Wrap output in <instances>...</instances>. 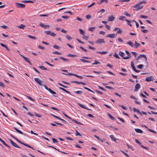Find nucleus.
I'll list each match as a JSON object with an SVG mask.
<instances>
[{
    "mask_svg": "<svg viewBox=\"0 0 157 157\" xmlns=\"http://www.w3.org/2000/svg\"><path fill=\"white\" fill-rule=\"evenodd\" d=\"M116 58H119V57L118 56V55L116 53H115L113 55Z\"/></svg>",
    "mask_w": 157,
    "mask_h": 157,
    "instance_id": "61",
    "label": "nucleus"
},
{
    "mask_svg": "<svg viewBox=\"0 0 157 157\" xmlns=\"http://www.w3.org/2000/svg\"><path fill=\"white\" fill-rule=\"evenodd\" d=\"M125 21H127V22L128 25H129L130 26H132V25L130 23L131 22V21H130L129 20H128L127 19H126Z\"/></svg>",
    "mask_w": 157,
    "mask_h": 157,
    "instance_id": "38",
    "label": "nucleus"
},
{
    "mask_svg": "<svg viewBox=\"0 0 157 157\" xmlns=\"http://www.w3.org/2000/svg\"><path fill=\"white\" fill-rule=\"evenodd\" d=\"M15 139L18 142H19V143L23 144H24L22 142H21V141H20V140H18L17 139V138H15Z\"/></svg>",
    "mask_w": 157,
    "mask_h": 157,
    "instance_id": "59",
    "label": "nucleus"
},
{
    "mask_svg": "<svg viewBox=\"0 0 157 157\" xmlns=\"http://www.w3.org/2000/svg\"><path fill=\"white\" fill-rule=\"evenodd\" d=\"M82 38L85 40H87L89 38V36H85L84 35H83Z\"/></svg>",
    "mask_w": 157,
    "mask_h": 157,
    "instance_id": "37",
    "label": "nucleus"
},
{
    "mask_svg": "<svg viewBox=\"0 0 157 157\" xmlns=\"http://www.w3.org/2000/svg\"><path fill=\"white\" fill-rule=\"evenodd\" d=\"M17 27L20 29H23L25 27V26L22 24H21L20 26H18Z\"/></svg>",
    "mask_w": 157,
    "mask_h": 157,
    "instance_id": "30",
    "label": "nucleus"
},
{
    "mask_svg": "<svg viewBox=\"0 0 157 157\" xmlns=\"http://www.w3.org/2000/svg\"><path fill=\"white\" fill-rule=\"evenodd\" d=\"M15 4L17 5V7L22 8H24L25 7V5L23 4L16 3Z\"/></svg>",
    "mask_w": 157,
    "mask_h": 157,
    "instance_id": "5",
    "label": "nucleus"
},
{
    "mask_svg": "<svg viewBox=\"0 0 157 157\" xmlns=\"http://www.w3.org/2000/svg\"><path fill=\"white\" fill-rule=\"evenodd\" d=\"M34 114H35V115L37 117H41V115H40L39 114H38L37 113H34Z\"/></svg>",
    "mask_w": 157,
    "mask_h": 157,
    "instance_id": "49",
    "label": "nucleus"
},
{
    "mask_svg": "<svg viewBox=\"0 0 157 157\" xmlns=\"http://www.w3.org/2000/svg\"><path fill=\"white\" fill-rule=\"evenodd\" d=\"M108 2V0H100V1L98 2V3L100 4H101L103 2H105L107 3Z\"/></svg>",
    "mask_w": 157,
    "mask_h": 157,
    "instance_id": "26",
    "label": "nucleus"
},
{
    "mask_svg": "<svg viewBox=\"0 0 157 157\" xmlns=\"http://www.w3.org/2000/svg\"><path fill=\"white\" fill-rule=\"evenodd\" d=\"M141 31L144 33H146L148 30L147 29H141Z\"/></svg>",
    "mask_w": 157,
    "mask_h": 157,
    "instance_id": "46",
    "label": "nucleus"
},
{
    "mask_svg": "<svg viewBox=\"0 0 157 157\" xmlns=\"http://www.w3.org/2000/svg\"><path fill=\"white\" fill-rule=\"evenodd\" d=\"M59 89L61 90H62L65 92L67 93H68V94H71V93L70 91H67L65 89H64L63 88H62V87H59Z\"/></svg>",
    "mask_w": 157,
    "mask_h": 157,
    "instance_id": "22",
    "label": "nucleus"
},
{
    "mask_svg": "<svg viewBox=\"0 0 157 157\" xmlns=\"http://www.w3.org/2000/svg\"><path fill=\"white\" fill-rule=\"evenodd\" d=\"M71 120L72 121L75 122V123L78 124H79V125H83V124H82L80 122H79V121H78L74 119H71Z\"/></svg>",
    "mask_w": 157,
    "mask_h": 157,
    "instance_id": "23",
    "label": "nucleus"
},
{
    "mask_svg": "<svg viewBox=\"0 0 157 157\" xmlns=\"http://www.w3.org/2000/svg\"><path fill=\"white\" fill-rule=\"evenodd\" d=\"M118 31L117 32L116 35L118 34H121L122 33V31L120 28H118Z\"/></svg>",
    "mask_w": 157,
    "mask_h": 157,
    "instance_id": "31",
    "label": "nucleus"
},
{
    "mask_svg": "<svg viewBox=\"0 0 157 157\" xmlns=\"http://www.w3.org/2000/svg\"><path fill=\"white\" fill-rule=\"evenodd\" d=\"M143 67V65L142 64H140L137 66V67L140 69H141Z\"/></svg>",
    "mask_w": 157,
    "mask_h": 157,
    "instance_id": "62",
    "label": "nucleus"
},
{
    "mask_svg": "<svg viewBox=\"0 0 157 157\" xmlns=\"http://www.w3.org/2000/svg\"><path fill=\"white\" fill-rule=\"evenodd\" d=\"M2 143L4 145H5V146H6L9 147V148H10V147L2 139V140H1V141Z\"/></svg>",
    "mask_w": 157,
    "mask_h": 157,
    "instance_id": "24",
    "label": "nucleus"
},
{
    "mask_svg": "<svg viewBox=\"0 0 157 157\" xmlns=\"http://www.w3.org/2000/svg\"><path fill=\"white\" fill-rule=\"evenodd\" d=\"M95 42L97 44H101V43H105V41L104 39H98Z\"/></svg>",
    "mask_w": 157,
    "mask_h": 157,
    "instance_id": "4",
    "label": "nucleus"
},
{
    "mask_svg": "<svg viewBox=\"0 0 157 157\" xmlns=\"http://www.w3.org/2000/svg\"><path fill=\"white\" fill-rule=\"evenodd\" d=\"M75 135L76 136H81V134L77 131H76Z\"/></svg>",
    "mask_w": 157,
    "mask_h": 157,
    "instance_id": "51",
    "label": "nucleus"
},
{
    "mask_svg": "<svg viewBox=\"0 0 157 157\" xmlns=\"http://www.w3.org/2000/svg\"><path fill=\"white\" fill-rule=\"evenodd\" d=\"M68 73V75H74V76H76L77 77H78V78H80L81 79H82L83 78V77L82 76H79V75H76V74H72V73Z\"/></svg>",
    "mask_w": 157,
    "mask_h": 157,
    "instance_id": "12",
    "label": "nucleus"
},
{
    "mask_svg": "<svg viewBox=\"0 0 157 157\" xmlns=\"http://www.w3.org/2000/svg\"><path fill=\"white\" fill-rule=\"evenodd\" d=\"M12 145L15 147L20 148V147L18 146V145L16 143H15L14 142L12 144Z\"/></svg>",
    "mask_w": 157,
    "mask_h": 157,
    "instance_id": "32",
    "label": "nucleus"
},
{
    "mask_svg": "<svg viewBox=\"0 0 157 157\" xmlns=\"http://www.w3.org/2000/svg\"><path fill=\"white\" fill-rule=\"evenodd\" d=\"M13 128H14V129L18 133H19L20 134H24V133L21 131L20 130H18L17 128H16L15 127H13ZM24 135L25 136V134H24Z\"/></svg>",
    "mask_w": 157,
    "mask_h": 157,
    "instance_id": "17",
    "label": "nucleus"
},
{
    "mask_svg": "<svg viewBox=\"0 0 157 157\" xmlns=\"http://www.w3.org/2000/svg\"><path fill=\"white\" fill-rule=\"evenodd\" d=\"M79 48L81 49H82V50H83L85 52H87V50L84 48L82 47V46H80L79 47Z\"/></svg>",
    "mask_w": 157,
    "mask_h": 157,
    "instance_id": "48",
    "label": "nucleus"
},
{
    "mask_svg": "<svg viewBox=\"0 0 157 157\" xmlns=\"http://www.w3.org/2000/svg\"><path fill=\"white\" fill-rule=\"evenodd\" d=\"M72 83H76L78 84H81V82H78V81H72L71 82Z\"/></svg>",
    "mask_w": 157,
    "mask_h": 157,
    "instance_id": "44",
    "label": "nucleus"
},
{
    "mask_svg": "<svg viewBox=\"0 0 157 157\" xmlns=\"http://www.w3.org/2000/svg\"><path fill=\"white\" fill-rule=\"evenodd\" d=\"M116 36V34L115 35L114 34H110L107 35L106 36V37L113 38H115Z\"/></svg>",
    "mask_w": 157,
    "mask_h": 157,
    "instance_id": "9",
    "label": "nucleus"
},
{
    "mask_svg": "<svg viewBox=\"0 0 157 157\" xmlns=\"http://www.w3.org/2000/svg\"><path fill=\"white\" fill-rule=\"evenodd\" d=\"M23 145H24V146L28 147L29 148H31L32 149H33L34 150L33 148L31 147L28 144H25L24 143L23 144Z\"/></svg>",
    "mask_w": 157,
    "mask_h": 157,
    "instance_id": "39",
    "label": "nucleus"
},
{
    "mask_svg": "<svg viewBox=\"0 0 157 157\" xmlns=\"http://www.w3.org/2000/svg\"><path fill=\"white\" fill-rule=\"evenodd\" d=\"M154 80V78L153 76H150L147 77L146 79V81L147 82H149L151 81H153Z\"/></svg>",
    "mask_w": 157,
    "mask_h": 157,
    "instance_id": "10",
    "label": "nucleus"
},
{
    "mask_svg": "<svg viewBox=\"0 0 157 157\" xmlns=\"http://www.w3.org/2000/svg\"><path fill=\"white\" fill-rule=\"evenodd\" d=\"M115 19V17L113 15H111L108 17V21H113Z\"/></svg>",
    "mask_w": 157,
    "mask_h": 157,
    "instance_id": "11",
    "label": "nucleus"
},
{
    "mask_svg": "<svg viewBox=\"0 0 157 157\" xmlns=\"http://www.w3.org/2000/svg\"><path fill=\"white\" fill-rule=\"evenodd\" d=\"M86 17L87 19L88 20H89L91 18L92 16H90V14H88L86 16Z\"/></svg>",
    "mask_w": 157,
    "mask_h": 157,
    "instance_id": "40",
    "label": "nucleus"
},
{
    "mask_svg": "<svg viewBox=\"0 0 157 157\" xmlns=\"http://www.w3.org/2000/svg\"><path fill=\"white\" fill-rule=\"evenodd\" d=\"M140 17L141 18H144V19H146L147 18V16H146L143 15H141Z\"/></svg>",
    "mask_w": 157,
    "mask_h": 157,
    "instance_id": "60",
    "label": "nucleus"
},
{
    "mask_svg": "<svg viewBox=\"0 0 157 157\" xmlns=\"http://www.w3.org/2000/svg\"><path fill=\"white\" fill-rule=\"evenodd\" d=\"M53 54H57V55H61V53L59 52H57V51L53 52Z\"/></svg>",
    "mask_w": 157,
    "mask_h": 157,
    "instance_id": "52",
    "label": "nucleus"
},
{
    "mask_svg": "<svg viewBox=\"0 0 157 157\" xmlns=\"http://www.w3.org/2000/svg\"><path fill=\"white\" fill-rule=\"evenodd\" d=\"M59 58L60 59L63 60L64 61H68V59H65V58H64L63 57H60Z\"/></svg>",
    "mask_w": 157,
    "mask_h": 157,
    "instance_id": "33",
    "label": "nucleus"
},
{
    "mask_svg": "<svg viewBox=\"0 0 157 157\" xmlns=\"http://www.w3.org/2000/svg\"><path fill=\"white\" fill-rule=\"evenodd\" d=\"M140 57H143V58H145V59H147V57H146V56L144 55H140V56H139L136 59L137 60H138L140 58Z\"/></svg>",
    "mask_w": 157,
    "mask_h": 157,
    "instance_id": "20",
    "label": "nucleus"
},
{
    "mask_svg": "<svg viewBox=\"0 0 157 157\" xmlns=\"http://www.w3.org/2000/svg\"><path fill=\"white\" fill-rule=\"evenodd\" d=\"M26 62H28V63H29L30 64V61H29V60L26 57L25 58V59H24Z\"/></svg>",
    "mask_w": 157,
    "mask_h": 157,
    "instance_id": "64",
    "label": "nucleus"
},
{
    "mask_svg": "<svg viewBox=\"0 0 157 157\" xmlns=\"http://www.w3.org/2000/svg\"><path fill=\"white\" fill-rule=\"evenodd\" d=\"M135 131L138 133H143V131L141 129L138 128H135Z\"/></svg>",
    "mask_w": 157,
    "mask_h": 157,
    "instance_id": "21",
    "label": "nucleus"
},
{
    "mask_svg": "<svg viewBox=\"0 0 157 157\" xmlns=\"http://www.w3.org/2000/svg\"><path fill=\"white\" fill-rule=\"evenodd\" d=\"M141 126L142 127H144L145 128H146L148 131H150V132H153L155 134H157V132H156L155 131L153 130H152V129H151L148 128L147 127L146 125H142Z\"/></svg>",
    "mask_w": 157,
    "mask_h": 157,
    "instance_id": "6",
    "label": "nucleus"
},
{
    "mask_svg": "<svg viewBox=\"0 0 157 157\" xmlns=\"http://www.w3.org/2000/svg\"><path fill=\"white\" fill-rule=\"evenodd\" d=\"M53 47L54 48H55L57 49H59L60 48V47H59V46H58L56 44L54 45L53 46Z\"/></svg>",
    "mask_w": 157,
    "mask_h": 157,
    "instance_id": "34",
    "label": "nucleus"
},
{
    "mask_svg": "<svg viewBox=\"0 0 157 157\" xmlns=\"http://www.w3.org/2000/svg\"><path fill=\"white\" fill-rule=\"evenodd\" d=\"M0 44L1 46H2L3 47H5L7 51H10V49L8 48V47L6 45L2 43H1Z\"/></svg>",
    "mask_w": 157,
    "mask_h": 157,
    "instance_id": "13",
    "label": "nucleus"
},
{
    "mask_svg": "<svg viewBox=\"0 0 157 157\" xmlns=\"http://www.w3.org/2000/svg\"><path fill=\"white\" fill-rule=\"evenodd\" d=\"M38 48H39L40 49H42V50H44V49H45L44 47H43V46H40V45H39V46H38Z\"/></svg>",
    "mask_w": 157,
    "mask_h": 157,
    "instance_id": "63",
    "label": "nucleus"
},
{
    "mask_svg": "<svg viewBox=\"0 0 157 157\" xmlns=\"http://www.w3.org/2000/svg\"><path fill=\"white\" fill-rule=\"evenodd\" d=\"M39 25L42 27H43V28H49V25H44V24L42 23H40V24H39Z\"/></svg>",
    "mask_w": 157,
    "mask_h": 157,
    "instance_id": "18",
    "label": "nucleus"
},
{
    "mask_svg": "<svg viewBox=\"0 0 157 157\" xmlns=\"http://www.w3.org/2000/svg\"><path fill=\"white\" fill-rule=\"evenodd\" d=\"M96 52L101 54H105L107 53V52L106 51Z\"/></svg>",
    "mask_w": 157,
    "mask_h": 157,
    "instance_id": "27",
    "label": "nucleus"
},
{
    "mask_svg": "<svg viewBox=\"0 0 157 157\" xmlns=\"http://www.w3.org/2000/svg\"><path fill=\"white\" fill-rule=\"evenodd\" d=\"M35 81L40 86H42V82L38 78H34Z\"/></svg>",
    "mask_w": 157,
    "mask_h": 157,
    "instance_id": "3",
    "label": "nucleus"
},
{
    "mask_svg": "<svg viewBox=\"0 0 157 157\" xmlns=\"http://www.w3.org/2000/svg\"><path fill=\"white\" fill-rule=\"evenodd\" d=\"M78 104L80 107H81L83 109H87L89 110H90V109H88L84 105H83L80 104L79 103H78Z\"/></svg>",
    "mask_w": 157,
    "mask_h": 157,
    "instance_id": "14",
    "label": "nucleus"
},
{
    "mask_svg": "<svg viewBox=\"0 0 157 157\" xmlns=\"http://www.w3.org/2000/svg\"><path fill=\"white\" fill-rule=\"evenodd\" d=\"M125 52L128 55V56H126V57L124 58V59H126L130 58L131 56V54L129 53V52L127 50L125 51Z\"/></svg>",
    "mask_w": 157,
    "mask_h": 157,
    "instance_id": "8",
    "label": "nucleus"
},
{
    "mask_svg": "<svg viewBox=\"0 0 157 157\" xmlns=\"http://www.w3.org/2000/svg\"><path fill=\"white\" fill-rule=\"evenodd\" d=\"M146 3L145 0H143L142 1L139 2L138 3L133 6V7L135 8V10L138 11L142 9L143 7V6H140V5L143 4H145Z\"/></svg>",
    "mask_w": 157,
    "mask_h": 157,
    "instance_id": "1",
    "label": "nucleus"
},
{
    "mask_svg": "<svg viewBox=\"0 0 157 157\" xmlns=\"http://www.w3.org/2000/svg\"><path fill=\"white\" fill-rule=\"evenodd\" d=\"M126 18V17L123 16H121L119 19L120 20H123L124 19Z\"/></svg>",
    "mask_w": 157,
    "mask_h": 157,
    "instance_id": "35",
    "label": "nucleus"
},
{
    "mask_svg": "<svg viewBox=\"0 0 157 157\" xmlns=\"http://www.w3.org/2000/svg\"><path fill=\"white\" fill-rule=\"evenodd\" d=\"M1 28H3L5 29H6L8 28V26L5 25H1L0 26Z\"/></svg>",
    "mask_w": 157,
    "mask_h": 157,
    "instance_id": "58",
    "label": "nucleus"
},
{
    "mask_svg": "<svg viewBox=\"0 0 157 157\" xmlns=\"http://www.w3.org/2000/svg\"><path fill=\"white\" fill-rule=\"evenodd\" d=\"M124 15L128 16V17H130L131 15L129 14L128 13L126 12H124Z\"/></svg>",
    "mask_w": 157,
    "mask_h": 157,
    "instance_id": "47",
    "label": "nucleus"
},
{
    "mask_svg": "<svg viewBox=\"0 0 157 157\" xmlns=\"http://www.w3.org/2000/svg\"><path fill=\"white\" fill-rule=\"evenodd\" d=\"M131 66L132 69H136V67L134 65V62L133 61H132L131 62Z\"/></svg>",
    "mask_w": 157,
    "mask_h": 157,
    "instance_id": "36",
    "label": "nucleus"
},
{
    "mask_svg": "<svg viewBox=\"0 0 157 157\" xmlns=\"http://www.w3.org/2000/svg\"><path fill=\"white\" fill-rule=\"evenodd\" d=\"M27 36L29 38L33 39V40H36L37 39V38L30 35H28Z\"/></svg>",
    "mask_w": 157,
    "mask_h": 157,
    "instance_id": "25",
    "label": "nucleus"
},
{
    "mask_svg": "<svg viewBox=\"0 0 157 157\" xmlns=\"http://www.w3.org/2000/svg\"><path fill=\"white\" fill-rule=\"evenodd\" d=\"M45 33L48 35H50V36L53 37L55 36H56L55 33L50 31H46L45 32Z\"/></svg>",
    "mask_w": 157,
    "mask_h": 157,
    "instance_id": "2",
    "label": "nucleus"
},
{
    "mask_svg": "<svg viewBox=\"0 0 157 157\" xmlns=\"http://www.w3.org/2000/svg\"><path fill=\"white\" fill-rule=\"evenodd\" d=\"M119 55L121 56L122 58H123L124 59V58H125V57H126V56H125V54L123 52H121V51H120L119 52Z\"/></svg>",
    "mask_w": 157,
    "mask_h": 157,
    "instance_id": "15",
    "label": "nucleus"
},
{
    "mask_svg": "<svg viewBox=\"0 0 157 157\" xmlns=\"http://www.w3.org/2000/svg\"><path fill=\"white\" fill-rule=\"evenodd\" d=\"M134 45V46L133 47L136 48H137L140 45V44L138 43L136 41H135Z\"/></svg>",
    "mask_w": 157,
    "mask_h": 157,
    "instance_id": "16",
    "label": "nucleus"
},
{
    "mask_svg": "<svg viewBox=\"0 0 157 157\" xmlns=\"http://www.w3.org/2000/svg\"><path fill=\"white\" fill-rule=\"evenodd\" d=\"M75 93L78 94H82L83 93V92L81 91H77L75 92Z\"/></svg>",
    "mask_w": 157,
    "mask_h": 157,
    "instance_id": "45",
    "label": "nucleus"
},
{
    "mask_svg": "<svg viewBox=\"0 0 157 157\" xmlns=\"http://www.w3.org/2000/svg\"><path fill=\"white\" fill-rule=\"evenodd\" d=\"M140 146L141 147H142L143 148H144L147 150H148L149 149V148L148 147H145V146H144L143 145H142L141 144L140 145Z\"/></svg>",
    "mask_w": 157,
    "mask_h": 157,
    "instance_id": "54",
    "label": "nucleus"
},
{
    "mask_svg": "<svg viewBox=\"0 0 157 157\" xmlns=\"http://www.w3.org/2000/svg\"><path fill=\"white\" fill-rule=\"evenodd\" d=\"M52 140L53 143H56L58 142L57 141V140H56L54 138H52Z\"/></svg>",
    "mask_w": 157,
    "mask_h": 157,
    "instance_id": "53",
    "label": "nucleus"
},
{
    "mask_svg": "<svg viewBox=\"0 0 157 157\" xmlns=\"http://www.w3.org/2000/svg\"><path fill=\"white\" fill-rule=\"evenodd\" d=\"M107 115L112 120H115V118L113 116H112L109 113H108L107 114Z\"/></svg>",
    "mask_w": 157,
    "mask_h": 157,
    "instance_id": "29",
    "label": "nucleus"
},
{
    "mask_svg": "<svg viewBox=\"0 0 157 157\" xmlns=\"http://www.w3.org/2000/svg\"><path fill=\"white\" fill-rule=\"evenodd\" d=\"M98 63H100V62H99L98 61H97L96 60H94V62L92 63V64H97Z\"/></svg>",
    "mask_w": 157,
    "mask_h": 157,
    "instance_id": "50",
    "label": "nucleus"
},
{
    "mask_svg": "<svg viewBox=\"0 0 157 157\" xmlns=\"http://www.w3.org/2000/svg\"><path fill=\"white\" fill-rule=\"evenodd\" d=\"M22 2H23L24 3H33V1H31L25 0L22 1Z\"/></svg>",
    "mask_w": 157,
    "mask_h": 157,
    "instance_id": "43",
    "label": "nucleus"
},
{
    "mask_svg": "<svg viewBox=\"0 0 157 157\" xmlns=\"http://www.w3.org/2000/svg\"><path fill=\"white\" fill-rule=\"evenodd\" d=\"M80 61H82V62L86 63H89L90 62L86 60V59H80Z\"/></svg>",
    "mask_w": 157,
    "mask_h": 157,
    "instance_id": "42",
    "label": "nucleus"
},
{
    "mask_svg": "<svg viewBox=\"0 0 157 157\" xmlns=\"http://www.w3.org/2000/svg\"><path fill=\"white\" fill-rule=\"evenodd\" d=\"M79 31L80 33L82 35V36L84 35V32L82 29H79Z\"/></svg>",
    "mask_w": 157,
    "mask_h": 157,
    "instance_id": "41",
    "label": "nucleus"
},
{
    "mask_svg": "<svg viewBox=\"0 0 157 157\" xmlns=\"http://www.w3.org/2000/svg\"><path fill=\"white\" fill-rule=\"evenodd\" d=\"M63 115H64L65 117H67V118H69V119H71H71H71V117H69L68 116H67L66 114L65 113H63Z\"/></svg>",
    "mask_w": 157,
    "mask_h": 157,
    "instance_id": "56",
    "label": "nucleus"
},
{
    "mask_svg": "<svg viewBox=\"0 0 157 157\" xmlns=\"http://www.w3.org/2000/svg\"><path fill=\"white\" fill-rule=\"evenodd\" d=\"M127 43L131 47H133L134 46V45L133 44V43L131 41H128Z\"/></svg>",
    "mask_w": 157,
    "mask_h": 157,
    "instance_id": "28",
    "label": "nucleus"
},
{
    "mask_svg": "<svg viewBox=\"0 0 157 157\" xmlns=\"http://www.w3.org/2000/svg\"><path fill=\"white\" fill-rule=\"evenodd\" d=\"M95 28L94 27H93L90 28L89 29V30L92 32L93 31Z\"/></svg>",
    "mask_w": 157,
    "mask_h": 157,
    "instance_id": "57",
    "label": "nucleus"
},
{
    "mask_svg": "<svg viewBox=\"0 0 157 157\" xmlns=\"http://www.w3.org/2000/svg\"><path fill=\"white\" fill-rule=\"evenodd\" d=\"M140 84L138 83H137L135 86V88L134 90V91L136 92L138 91L139 89H140Z\"/></svg>",
    "mask_w": 157,
    "mask_h": 157,
    "instance_id": "7",
    "label": "nucleus"
},
{
    "mask_svg": "<svg viewBox=\"0 0 157 157\" xmlns=\"http://www.w3.org/2000/svg\"><path fill=\"white\" fill-rule=\"evenodd\" d=\"M26 97L28 98L29 99H30V100L33 101H34L35 100L33 99V98H31V97H30L29 96H27V95H26Z\"/></svg>",
    "mask_w": 157,
    "mask_h": 157,
    "instance_id": "55",
    "label": "nucleus"
},
{
    "mask_svg": "<svg viewBox=\"0 0 157 157\" xmlns=\"http://www.w3.org/2000/svg\"><path fill=\"white\" fill-rule=\"evenodd\" d=\"M133 110L134 112H136L137 113L140 114L142 116V114L140 112L138 109H137L135 108H133Z\"/></svg>",
    "mask_w": 157,
    "mask_h": 157,
    "instance_id": "19",
    "label": "nucleus"
}]
</instances>
